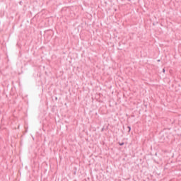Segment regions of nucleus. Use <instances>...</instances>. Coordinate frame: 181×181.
I'll use <instances>...</instances> for the list:
<instances>
[{"label": "nucleus", "mask_w": 181, "mask_h": 181, "mask_svg": "<svg viewBox=\"0 0 181 181\" xmlns=\"http://www.w3.org/2000/svg\"><path fill=\"white\" fill-rule=\"evenodd\" d=\"M127 129H128V134H129V132H131V126H128Z\"/></svg>", "instance_id": "2"}, {"label": "nucleus", "mask_w": 181, "mask_h": 181, "mask_svg": "<svg viewBox=\"0 0 181 181\" xmlns=\"http://www.w3.org/2000/svg\"><path fill=\"white\" fill-rule=\"evenodd\" d=\"M158 62H160V59H158Z\"/></svg>", "instance_id": "9"}, {"label": "nucleus", "mask_w": 181, "mask_h": 181, "mask_svg": "<svg viewBox=\"0 0 181 181\" xmlns=\"http://www.w3.org/2000/svg\"><path fill=\"white\" fill-rule=\"evenodd\" d=\"M101 131L102 132L104 131V127L102 128Z\"/></svg>", "instance_id": "5"}, {"label": "nucleus", "mask_w": 181, "mask_h": 181, "mask_svg": "<svg viewBox=\"0 0 181 181\" xmlns=\"http://www.w3.org/2000/svg\"><path fill=\"white\" fill-rule=\"evenodd\" d=\"M74 175H76V171L74 172Z\"/></svg>", "instance_id": "10"}, {"label": "nucleus", "mask_w": 181, "mask_h": 181, "mask_svg": "<svg viewBox=\"0 0 181 181\" xmlns=\"http://www.w3.org/2000/svg\"><path fill=\"white\" fill-rule=\"evenodd\" d=\"M129 2H131V0H127Z\"/></svg>", "instance_id": "8"}, {"label": "nucleus", "mask_w": 181, "mask_h": 181, "mask_svg": "<svg viewBox=\"0 0 181 181\" xmlns=\"http://www.w3.org/2000/svg\"><path fill=\"white\" fill-rule=\"evenodd\" d=\"M118 144L119 145V146H124V145H125V142L124 141H119L118 142Z\"/></svg>", "instance_id": "1"}, {"label": "nucleus", "mask_w": 181, "mask_h": 181, "mask_svg": "<svg viewBox=\"0 0 181 181\" xmlns=\"http://www.w3.org/2000/svg\"><path fill=\"white\" fill-rule=\"evenodd\" d=\"M165 71H166V70L165 69V68L164 69H163V73H165Z\"/></svg>", "instance_id": "4"}, {"label": "nucleus", "mask_w": 181, "mask_h": 181, "mask_svg": "<svg viewBox=\"0 0 181 181\" xmlns=\"http://www.w3.org/2000/svg\"><path fill=\"white\" fill-rule=\"evenodd\" d=\"M118 50H122V48H118Z\"/></svg>", "instance_id": "6"}, {"label": "nucleus", "mask_w": 181, "mask_h": 181, "mask_svg": "<svg viewBox=\"0 0 181 181\" xmlns=\"http://www.w3.org/2000/svg\"><path fill=\"white\" fill-rule=\"evenodd\" d=\"M121 45H125V43H124V42H122H122H119V43H118V45H119V47H121Z\"/></svg>", "instance_id": "3"}, {"label": "nucleus", "mask_w": 181, "mask_h": 181, "mask_svg": "<svg viewBox=\"0 0 181 181\" xmlns=\"http://www.w3.org/2000/svg\"><path fill=\"white\" fill-rule=\"evenodd\" d=\"M55 100L57 101V97L55 98Z\"/></svg>", "instance_id": "7"}]
</instances>
